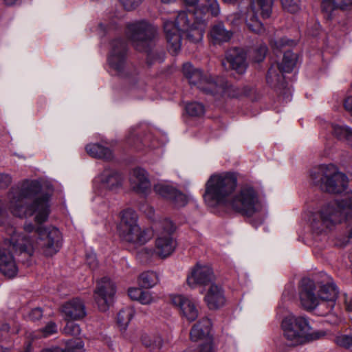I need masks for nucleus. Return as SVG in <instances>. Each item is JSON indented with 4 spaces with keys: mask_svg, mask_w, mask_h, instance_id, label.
<instances>
[{
    "mask_svg": "<svg viewBox=\"0 0 352 352\" xmlns=\"http://www.w3.org/2000/svg\"><path fill=\"white\" fill-rule=\"evenodd\" d=\"M57 332V325L54 322H48L41 330V336L47 337Z\"/></svg>",
    "mask_w": 352,
    "mask_h": 352,
    "instance_id": "49530a36",
    "label": "nucleus"
},
{
    "mask_svg": "<svg viewBox=\"0 0 352 352\" xmlns=\"http://www.w3.org/2000/svg\"><path fill=\"white\" fill-rule=\"evenodd\" d=\"M42 352H66L65 351H63V349H60V348H55V349H45L43 351H42Z\"/></svg>",
    "mask_w": 352,
    "mask_h": 352,
    "instance_id": "5fc2aeb1",
    "label": "nucleus"
},
{
    "mask_svg": "<svg viewBox=\"0 0 352 352\" xmlns=\"http://www.w3.org/2000/svg\"><path fill=\"white\" fill-rule=\"evenodd\" d=\"M161 1L164 3H168L173 1L174 0H161Z\"/></svg>",
    "mask_w": 352,
    "mask_h": 352,
    "instance_id": "680f3d73",
    "label": "nucleus"
},
{
    "mask_svg": "<svg viewBox=\"0 0 352 352\" xmlns=\"http://www.w3.org/2000/svg\"><path fill=\"white\" fill-rule=\"evenodd\" d=\"M118 231L121 239L134 247L144 245L153 235L150 229L140 226L138 214L131 208L121 212Z\"/></svg>",
    "mask_w": 352,
    "mask_h": 352,
    "instance_id": "6e6552de",
    "label": "nucleus"
},
{
    "mask_svg": "<svg viewBox=\"0 0 352 352\" xmlns=\"http://www.w3.org/2000/svg\"><path fill=\"white\" fill-rule=\"evenodd\" d=\"M171 302L178 307L183 317L190 322L197 319L199 315L198 309L192 299L184 295H172Z\"/></svg>",
    "mask_w": 352,
    "mask_h": 352,
    "instance_id": "4be33fe9",
    "label": "nucleus"
},
{
    "mask_svg": "<svg viewBox=\"0 0 352 352\" xmlns=\"http://www.w3.org/2000/svg\"><path fill=\"white\" fill-rule=\"evenodd\" d=\"M297 62V55L290 50L285 52L280 64L274 63L268 70L266 80L273 88L285 89L286 88L283 73L291 72Z\"/></svg>",
    "mask_w": 352,
    "mask_h": 352,
    "instance_id": "ddd939ff",
    "label": "nucleus"
},
{
    "mask_svg": "<svg viewBox=\"0 0 352 352\" xmlns=\"http://www.w3.org/2000/svg\"><path fill=\"white\" fill-rule=\"evenodd\" d=\"M129 296L142 305H151L155 302L158 298L153 292L138 287H131L128 290Z\"/></svg>",
    "mask_w": 352,
    "mask_h": 352,
    "instance_id": "cd10ccee",
    "label": "nucleus"
},
{
    "mask_svg": "<svg viewBox=\"0 0 352 352\" xmlns=\"http://www.w3.org/2000/svg\"><path fill=\"white\" fill-rule=\"evenodd\" d=\"M159 277L156 272L147 271L142 273L138 278L140 286L145 288H151L157 284Z\"/></svg>",
    "mask_w": 352,
    "mask_h": 352,
    "instance_id": "2f4dec72",
    "label": "nucleus"
},
{
    "mask_svg": "<svg viewBox=\"0 0 352 352\" xmlns=\"http://www.w3.org/2000/svg\"><path fill=\"white\" fill-rule=\"evenodd\" d=\"M143 0H120V2L126 10L131 11L135 9Z\"/></svg>",
    "mask_w": 352,
    "mask_h": 352,
    "instance_id": "de8ad7c7",
    "label": "nucleus"
},
{
    "mask_svg": "<svg viewBox=\"0 0 352 352\" xmlns=\"http://www.w3.org/2000/svg\"><path fill=\"white\" fill-rule=\"evenodd\" d=\"M313 183L322 190L331 193H341L347 186L348 179L342 173L338 172L332 164L321 165L311 171Z\"/></svg>",
    "mask_w": 352,
    "mask_h": 352,
    "instance_id": "1a4fd4ad",
    "label": "nucleus"
},
{
    "mask_svg": "<svg viewBox=\"0 0 352 352\" xmlns=\"http://www.w3.org/2000/svg\"><path fill=\"white\" fill-rule=\"evenodd\" d=\"M280 326L283 338L289 346L305 344V331L311 329L307 318L290 312L283 317Z\"/></svg>",
    "mask_w": 352,
    "mask_h": 352,
    "instance_id": "9b49d317",
    "label": "nucleus"
},
{
    "mask_svg": "<svg viewBox=\"0 0 352 352\" xmlns=\"http://www.w3.org/2000/svg\"><path fill=\"white\" fill-rule=\"evenodd\" d=\"M158 229L160 234L172 235L175 227L170 219H164L158 223Z\"/></svg>",
    "mask_w": 352,
    "mask_h": 352,
    "instance_id": "58836bf2",
    "label": "nucleus"
},
{
    "mask_svg": "<svg viewBox=\"0 0 352 352\" xmlns=\"http://www.w3.org/2000/svg\"><path fill=\"white\" fill-rule=\"evenodd\" d=\"M86 261L90 268L94 269L97 266L96 254L94 252L88 253L86 255Z\"/></svg>",
    "mask_w": 352,
    "mask_h": 352,
    "instance_id": "3c124183",
    "label": "nucleus"
},
{
    "mask_svg": "<svg viewBox=\"0 0 352 352\" xmlns=\"http://www.w3.org/2000/svg\"><path fill=\"white\" fill-rule=\"evenodd\" d=\"M284 10L291 13H296L300 9V0H280Z\"/></svg>",
    "mask_w": 352,
    "mask_h": 352,
    "instance_id": "ea45409f",
    "label": "nucleus"
},
{
    "mask_svg": "<svg viewBox=\"0 0 352 352\" xmlns=\"http://www.w3.org/2000/svg\"><path fill=\"white\" fill-rule=\"evenodd\" d=\"M67 322L66 323L65 327L63 328V333L68 336H78L80 335L81 332V329L80 326L74 322V320H67Z\"/></svg>",
    "mask_w": 352,
    "mask_h": 352,
    "instance_id": "4c0bfd02",
    "label": "nucleus"
},
{
    "mask_svg": "<svg viewBox=\"0 0 352 352\" xmlns=\"http://www.w3.org/2000/svg\"><path fill=\"white\" fill-rule=\"evenodd\" d=\"M237 186V178L234 173H221L212 175L205 184L204 199L210 207L219 206L230 207L243 215L251 217L262 209L259 196L250 184H243L230 198Z\"/></svg>",
    "mask_w": 352,
    "mask_h": 352,
    "instance_id": "f03ea898",
    "label": "nucleus"
},
{
    "mask_svg": "<svg viewBox=\"0 0 352 352\" xmlns=\"http://www.w3.org/2000/svg\"><path fill=\"white\" fill-rule=\"evenodd\" d=\"M142 344L146 347L160 348L162 346V339L160 336L144 334L141 338Z\"/></svg>",
    "mask_w": 352,
    "mask_h": 352,
    "instance_id": "f704fd0d",
    "label": "nucleus"
},
{
    "mask_svg": "<svg viewBox=\"0 0 352 352\" xmlns=\"http://www.w3.org/2000/svg\"><path fill=\"white\" fill-rule=\"evenodd\" d=\"M183 73L191 85L197 86L207 94L227 95L230 97L236 96L233 92L232 85L223 78L219 77L214 80L206 74L204 75L199 69L195 68L190 63L183 65Z\"/></svg>",
    "mask_w": 352,
    "mask_h": 352,
    "instance_id": "0eeeda50",
    "label": "nucleus"
},
{
    "mask_svg": "<svg viewBox=\"0 0 352 352\" xmlns=\"http://www.w3.org/2000/svg\"><path fill=\"white\" fill-rule=\"evenodd\" d=\"M198 12L181 11L177 13L174 21L164 19V31L168 49L172 54L175 55L179 52L182 35L194 43L202 40L206 24L204 20L195 16Z\"/></svg>",
    "mask_w": 352,
    "mask_h": 352,
    "instance_id": "39448f33",
    "label": "nucleus"
},
{
    "mask_svg": "<svg viewBox=\"0 0 352 352\" xmlns=\"http://www.w3.org/2000/svg\"><path fill=\"white\" fill-rule=\"evenodd\" d=\"M344 301L346 309L349 311H352V295L344 294Z\"/></svg>",
    "mask_w": 352,
    "mask_h": 352,
    "instance_id": "603ef678",
    "label": "nucleus"
},
{
    "mask_svg": "<svg viewBox=\"0 0 352 352\" xmlns=\"http://www.w3.org/2000/svg\"><path fill=\"white\" fill-rule=\"evenodd\" d=\"M65 320H81L87 315L84 302L79 298H74L65 302L61 307Z\"/></svg>",
    "mask_w": 352,
    "mask_h": 352,
    "instance_id": "b1692460",
    "label": "nucleus"
},
{
    "mask_svg": "<svg viewBox=\"0 0 352 352\" xmlns=\"http://www.w3.org/2000/svg\"><path fill=\"white\" fill-rule=\"evenodd\" d=\"M336 342L338 345L349 349L352 347V334L339 335L336 337Z\"/></svg>",
    "mask_w": 352,
    "mask_h": 352,
    "instance_id": "a18cd8bd",
    "label": "nucleus"
},
{
    "mask_svg": "<svg viewBox=\"0 0 352 352\" xmlns=\"http://www.w3.org/2000/svg\"><path fill=\"white\" fill-rule=\"evenodd\" d=\"M338 320V318H336V320L333 322V323H336Z\"/></svg>",
    "mask_w": 352,
    "mask_h": 352,
    "instance_id": "0e129e2a",
    "label": "nucleus"
},
{
    "mask_svg": "<svg viewBox=\"0 0 352 352\" xmlns=\"http://www.w3.org/2000/svg\"><path fill=\"white\" fill-rule=\"evenodd\" d=\"M135 135H136L134 133L133 131L130 130L126 135V140L129 145L135 146L137 149L141 150L143 147L154 149L161 146L158 141L156 140L151 134H148L144 136L140 140V145H139L135 142Z\"/></svg>",
    "mask_w": 352,
    "mask_h": 352,
    "instance_id": "a878e982",
    "label": "nucleus"
},
{
    "mask_svg": "<svg viewBox=\"0 0 352 352\" xmlns=\"http://www.w3.org/2000/svg\"><path fill=\"white\" fill-rule=\"evenodd\" d=\"M349 237L352 238V228L351 229L349 232Z\"/></svg>",
    "mask_w": 352,
    "mask_h": 352,
    "instance_id": "e2e57ef3",
    "label": "nucleus"
},
{
    "mask_svg": "<svg viewBox=\"0 0 352 352\" xmlns=\"http://www.w3.org/2000/svg\"><path fill=\"white\" fill-rule=\"evenodd\" d=\"M283 309H285V307H283ZM277 314H283V311H282V307H281V305H278V313H277Z\"/></svg>",
    "mask_w": 352,
    "mask_h": 352,
    "instance_id": "052dcab7",
    "label": "nucleus"
},
{
    "mask_svg": "<svg viewBox=\"0 0 352 352\" xmlns=\"http://www.w3.org/2000/svg\"><path fill=\"white\" fill-rule=\"evenodd\" d=\"M43 316V311L41 308H34L32 309L28 315L27 316L28 320L32 321H36L39 320Z\"/></svg>",
    "mask_w": 352,
    "mask_h": 352,
    "instance_id": "09e8293b",
    "label": "nucleus"
},
{
    "mask_svg": "<svg viewBox=\"0 0 352 352\" xmlns=\"http://www.w3.org/2000/svg\"><path fill=\"white\" fill-rule=\"evenodd\" d=\"M37 180H25L12 187L7 195L8 208L15 217H34V222H45L50 212V196L41 192Z\"/></svg>",
    "mask_w": 352,
    "mask_h": 352,
    "instance_id": "7ed1b4c3",
    "label": "nucleus"
},
{
    "mask_svg": "<svg viewBox=\"0 0 352 352\" xmlns=\"http://www.w3.org/2000/svg\"><path fill=\"white\" fill-rule=\"evenodd\" d=\"M199 0H184L186 4L188 6H195L198 3Z\"/></svg>",
    "mask_w": 352,
    "mask_h": 352,
    "instance_id": "4d7b16f0",
    "label": "nucleus"
},
{
    "mask_svg": "<svg viewBox=\"0 0 352 352\" xmlns=\"http://www.w3.org/2000/svg\"><path fill=\"white\" fill-rule=\"evenodd\" d=\"M154 191L161 197L170 200L177 190L173 186L164 182H159L154 185Z\"/></svg>",
    "mask_w": 352,
    "mask_h": 352,
    "instance_id": "72a5a7b5",
    "label": "nucleus"
},
{
    "mask_svg": "<svg viewBox=\"0 0 352 352\" xmlns=\"http://www.w3.org/2000/svg\"><path fill=\"white\" fill-rule=\"evenodd\" d=\"M125 34L137 50L147 54L148 61H162L164 59L163 53L153 50L157 30L152 24L145 20L129 23L126 26Z\"/></svg>",
    "mask_w": 352,
    "mask_h": 352,
    "instance_id": "423d86ee",
    "label": "nucleus"
},
{
    "mask_svg": "<svg viewBox=\"0 0 352 352\" xmlns=\"http://www.w3.org/2000/svg\"><path fill=\"white\" fill-rule=\"evenodd\" d=\"M296 44V41L288 39L287 38H279L271 41V45L273 50L276 53L280 51L285 45L292 46Z\"/></svg>",
    "mask_w": 352,
    "mask_h": 352,
    "instance_id": "e433bc0d",
    "label": "nucleus"
},
{
    "mask_svg": "<svg viewBox=\"0 0 352 352\" xmlns=\"http://www.w3.org/2000/svg\"><path fill=\"white\" fill-rule=\"evenodd\" d=\"M344 105L345 109L349 113H350L351 116H352V96L346 98Z\"/></svg>",
    "mask_w": 352,
    "mask_h": 352,
    "instance_id": "864d4df0",
    "label": "nucleus"
},
{
    "mask_svg": "<svg viewBox=\"0 0 352 352\" xmlns=\"http://www.w3.org/2000/svg\"><path fill=\"white\" fill-rule=\"evenodd\" d=\"M134 315V310L131 307H125L120 310L117 316V323L121 330H125Z\"/></svg>",
    "mask_w": 352,
    "mask_h": 352,
    "instance_id": "473e14b6",
    "label": "nucleus"
},
{
    "mask_svg": "<svg viewBox=\"0 0 352 352\" xmlns=\"http://www.w3.org/2000/svg\"><path fill=\"white\" fill-rule=\"evenodd\" d=\"M226 61L223 63L224 67H226V64H228L230 69L239 74L245 73L248 67L246 54L243 50L239 48H234L229 50L226 55Z\"/></svg>",
    "mask_w": 352,
    "mask_h": 352,
    "instance_id": "5701e85b",
    "label": "nucleus"
},
{
    "mask_svg": "<svg viewBox=\"0 0 352 352\" xmlns=\"http://www.w3.org/2000/svg\"><path fill=\"white\" fill-rule=\"evenodd\" d=\"M192 342H200L195 352H214L212 348V322L204 318L194 324L190 333Z\"/></svg>",
    "mask_w": 352,
    "mask_h": 352,
    "instance_id": "4468645a",
    "label": "nucleus"
},
{
    "mask_svg": "<svg viewBox=\"0 0 352 352\" xmlns=\"http://www.w3.org/2000/svg\"><path fill=\"white\" fill-rule=\"evenodd\" d=\"M273 0H251L249 8L245 13V23L248 29L256 34L264 32V27L258 18V14L263 19L271 15Z\"/></svg>",
    "mask_w": 352,
    "mask_h": 352,
    "instance_id": "f8f14e48",
    "label": "nucleus"
},
{
    "mask_svg": "<svg viewBox=\"0 0 352 352\" xmlns=\"http://www.w3.org/2000/svg\"><path fill=\"white\" fill-rule=\"evenodd\" d=\"M336 9L351 10L352 0H322V10L328 19L332 18V12Z\"/></svg>",
    "mask_w": 352,
    "mask_h": 352,
    "instance_id": "bb28decb",
    "label": "nucleus"
},
{
    "mask_svg": "<svg viewBox=\"0 0 352 352\" xmlns=\"http://www.w3.org/2000/svg\"><path fill=\"white\" fill-rule=\"evenodd\" d=\"M186 111L190 116L199 117L204 115L205 109L202 104L194 102L186 104Z\"/></svg>",
    "mask_w": 352,
    "mask_h": 352,
    "instance_id": "c9c22d12",
    "label": "nucleus"
},
{
    "mask_svg": "<svg viewBox=\"0 0 352 352\" xmlns=\"http://www.w3.org/2000/svg\"><path fill=\"white\" fill-rule=\"evenodd\" d=\"M204 300L210 309H217L224 305L226 298L222 287L217 284H211L204 297Z\"/></svg>",
    "mask_w": 352,
    "mask_h": 352,
    "instance_id": "393cba45",
    "label": "nucleus"
},
{
    "mask_svg": "<svg viewBox=\"0 0 352 352\" xmlns=\"http://www.w3.org/2000/svg\"><path fill=\"white\" fill-rule=\"evenodd\" d=\"M126 54V43L121 38L113 40L110 43L107 58L108 65L109 71L113 75L127 78L129 83L133 86L136 82V78L131 74L127 68Z\"/></svg>",
    "mask_w": 352,
    "mask_h": 352,
    "instance_id": "9d476101",
    "label": "nucleus"
},
{
    "mask_svg": "<svg viewBox=\"0 0 352 352\" xmlns=\"http://www.w3.org/2000/svg\"><path fill=\"white\" fill-rule=\"evenodd\" d=\"M87 153L95 158L109 160L113 158L111 151L100 144H89L85 147Z\"/></svg>",
    "mask_w": 352,
    "mask_h": 352,
    "instance_id": "c756f323",
    "label": "nucleus"
},
{
    "mask_svg": "<svg viewBox=\"0 0 352 352\" xmlns=\"http://www.w3.org/2000/svg\"><path fill=\"white\" fill-rule=\"evenodd\" d=\"M129 182L131 189L138 195L147 197L151 192L152 186L148 173L142 168L136 167L131 170Z\"/></svg>",
    "mask_w": 352,
    "mask_h": 352,
    "instance_id": "f3484780",
    "label": "nucleus"
},
{
    "mask_svg": "<svg viewBox=\"0 0 352 352\" xmlns=\"http://www.w3.org/2000/svg\"><path fill=\"white\" fill-rule=\"evenodd\" d=\"M0 330L9 331L10 327L8 324H4L0 327Z\"/></svg>",
    "mask_w": 352,
    "mask_h": 352,
    "instance_id": "bf43d9fd",
    "label": "nucleus"
},
{
    "mask_svg": "<svg viewBox=\"0 0 352 352\" xmlns=\"http://www.w3.org/2000/svg\"><path fill=\"white\" fill-rule=\"evenodd\" d=\"M210 35L215 43L228 42L232 36L231 31L227 30L222 23H218L212 26Z\"/></svg>",
    "mask_w": 352,
    "mask_h": 352,
    "instance_id": "7c9ffc66",
    "label": "nucleus"
},
{
    "mask_svg": "<svg viewBox=\"0 0 352 352\" xmlns=\"http://www.w3.org/2000/svg\"><path fill=\"white\" fill-rule=\"evenodd\" d=\"M331 133L340 140L345 141L352 147V129L342 123H331Z\"/></svg>",
    "mask_w": 352,
    "mask_h": 352,
    "instance_id": "c85d7f7f",
    "label": "nucleus"
},
{
    "mask_svg": "<svg viewBox=\"0 0 352 352\" xmlns=\"http://www.w3.org/2000/svg\"><path fill=\"white\" fill-rule=\"evenodd\" d=\"M327 336V332L324 330H314L309 331L306 330L305 343L317 340L324 338Z\"/></svg>",
    "mask_w": 352,
    "mask_h": 352,
    "instance_id": "79ce46f5",
    "label": "nucleus"
},
{
    "mask_svg": "<svg viewBox=\"0 0 352 352\" xmlns=\"http://www.w3.org/2000/svg\"><path fill=\"white\" fill-rule=\"evenodd\" d=\"M318 294L320 298V306L327 307L330 314L335 305L338 296V289L335 283L331 280H328L326 283H321L318 287Z\"/></svg>",
    "mask_w": 352,
    "mask_h": 352,
    "instance_id": "412c9836",
    "label": "nucleus"
},
{
    "mask_svg": "<svg viewBox=\"0 0 352 352\" xmlns=\"http://www.w3.org/2000/svg\"><path fill=\"white\" fill-rule=\"evenodd\" d=\"M186 280L191 288H195L197 286H210L214 283V275L209 265L197 263L191 270Z\"/></svg>",
    "mask_w": 352,
    "mask_h": 352,
    "instance_id": "aec40b11",
    "label": "nucleus"
},
{
    "mask_svg": "<svg viewBox=\"0 0 352 352\" xmlns=\"http://www.w3.org/2000/svg\"><path fill=\"white\" fill-rule=\"evenodd\" d=\"M123 176L115 170L105 168L94 181V190L101 197H105L108 190L116 191L122 186Z\"/></svg>",
    "mask_w": 352,
    "mask_h": 352,
    "instance_id": "2eb2a0df",
    "label": "nucleus"
},
{
    "mask_svg": "<svg viewBox=\"0 0 352 352\" xmlns=\"http://www.w3.org/2000/svg\"><path fill=\"white\" fill-rule=\"evenodd\" d=\"M176 246V241L172 235L159 234L155 241V251L144 248L138 253V255L140 258L145 260L150 258L154 253L161 258H166L174 252Z\"/></svg>",
    "mask_w": 352,
    "mask_h": 352,
    "instance_id": "dca6fc26",
    "label": "nucleus"
},
{
    "mask_svg": "<svg viewBox=\"0 0 352 352\" xmlns=\"http://www.w3.org/2000/svg\"><path fill=\"white\" fill-rule=\"evenodd\" d=\"M204 9L213 16H217L220 14V6L217 0H204Z\"/></svg>",
    "mask_w": 352,
    "mask_h": 352,
    "instance_id": "37998d69",
    "label": "nucleus"
},
{
    "mask_svg": "<svg viewBox=\"0 0 352 352\" xmlns=\"http://www.w3.org/2000/svg\"><path fill=\"white\" fill-rule=\"evenodd\" d=\"M83 346H84L83 342L82 340H78L76 341V344L75 345V348L80 349H82Z\"/></svg>",
    "mask_w": 352,
    "mask_h": 352,
    "instance_id": "6e6d98bb",
    "label": "nucleus"
},
{
    "mask_svg": "<svg viewBox=\"0 0 352 352\" xmlns=\"http://www.w3.org/2000/svg\"><path fill=\"white\" fill-rule=\"evenodd\" d=\"M299 298L302 306L307 310H312L320 306L318 289L315 283L309 278L301 280L299 289Z\"/></svg>",
    "mask_w": 352,
    "mask_h": 352,
    "instance_id": "6ab92c4d",
    "label": "nucleus"
},
{
    "mask_svg": "<svg viewBox=\"0 0 352 352\" xmlns=\"http://www.w3.org/2000/svg\"><path fill=\"white\" fill-rule=\"evenodd\" d=\"M115 293V285L109 278L104 277L98 281L94 292V297L98 309L101 311L108 309Z\"/></svg>",
    "mask_w": 352,
    "mask_h": 352,
    "instance_id": "a211bd4d",
    "label": "nucleus"
},
{
    "mask_svg": "<svg viewBox=\"0 0 352 352\" xmlns=\"http://www.w3.org/2000/svg\"><path fill=\"white\" fill-rule=\"evenodd\" d=\"M18 0H4L5 3L7 6L14 5Z\"/></svg>",
    "mask_w": 352,
    "mask_h": 352,
    "instance_id": "13d9d810",
    "label": "nucleus"
},
{
    "mask_svg": "<svg viewBox=\"0 0 352 352\" xmlns=\"http://www.w3.org/2000/svg\"><path fill=\"white\" fill-rule=\"evenodd\" d=\"M12 182L11 177L8 174L0 173V188L8 187Z\"/></svg>",
    "mask_w": 352,
    "mask_h": 352,
    "instance_id": "8fccbe9b",
    "label": "nucleus"
},
{
    "mask_svg": "<svg viewBox=\"0 0 352 352\" xmlns=\"http://www.w3.org/2000/svg\"><path fill=\"white\" fill-rule=\"evenodd\" d=\"M23 232H14L9 240H5L0 249V270L8 277H13L17 272V267L13 256L6 247H10L16 254L25 253L32 256L36 250L46 256L56 254L62 245V236L55 227L39 226L35 230L31 223H26Z\"/></svg>",
    "mask_w": 352,
    "mask_h": 352,
    "instance_id": "f257e3e1",
    "label": "nucleus"
},
{
    "mask_svg": "<svg viewBox=\"0 0 352 352\" xmlns=\"http://www.w3.org/2000/svg\"><path fill=\"white\" fill-rule=\"evenodd\" d=\"M175 208L186 206L188 203V197L181 192L177 190L175 194L169 200Z\"/></svg>",
    "mask_w": 352,
    "mask_h": 352,
    "instance_id": "a19ab883",
    "label": "nucleus"
},
{
    "mask_svg": "<svg viewBox=\"0 0 352 352\" xmlns=\"http://www.w3.org/2000/svg\"><path fill=\"white\" fill-rule=\"evenodd\" d=\"M352 219V192L340 201H333L309 211L307 221L314 237L326 236L344 220Z\"/></svg>",
    "mask_w": 352,
    "mask_h": 352,
    "instance_id": "20e7f679",
    "label": "nucleus"
},
{
    "mask_svg": "<svg viewBox=\"0 0 352 352\" xmlns=\"http://www.w3.org/2000/svg\"><path fill=\"white\" fill-rule=\"evenodd\" d=\"M267 51V47L265 44H261L258 47H256L252 54V58L255 62H261L262 61L266 55Z\"/></svg>",
    "mask_w": 352,
    "mask_h": 352,
    "instance_id": "c03bdc74",
    "label": "nucleus"
}]
</instances>
